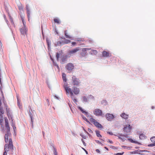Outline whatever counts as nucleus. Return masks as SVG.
Masks as SVG:
<instances>
[{
  "label": "nucleus",
  "instance_id": "nucleus-1",
  "mask_svg": "<svg viewBox=\"0 0 155 155\" xmlns=\"http://www.w3.org/2000/svg\"><path fill=\"white\" fill-rule=\"evenodd\" d=\"M64 87L67 93V94L68 95V94H70L71 97L73 100V101L74 102L76 101V100L75 99V97L73 93L76 95L79 94L80 92L79 89L76 87H74L73 88L72 91L71 89L69 87L68 85H65Z\"/></svg>",
  "mask_w": 155,
  "mask_h": 155
},
{
  "label": "nucleus",
  "instance_id": "nucleus-2",
  "mask_svg": "<svg viewBox=\"0 0 155 155\" xmlns=\"http://www.w3.org/2000/svg\"><path fill=\"white\" fill-rule=\"evenodd\" d=\"M13 144L12 140V139L9 138V144H6L4 146V150L6 151H8L9 149L13 150Z\"/></svg>",
  "mask_w": 155,
  "mask_h": 155
},
{
  "label": "nucleus",
  "instance_id": "nucleus-3",
  "mask_svg": "<svg viewBox=\"0 0 155 155\" xmlns=\"http://www.w3.org/2000/svg\"><path fill=\"white\" fill-rule=\"evenodd\" d=\"M2 103L1 99H0V123L1 125V126L3 127L2 123L3 121V116L2 114H3L4 113V111L3 108V107L2 106Z\"/></svg>",
  "mask_w": 155,
  "mask_h": 155
},
{
  "label": "nucleus",
  "instance_id": "nucleus-4",
  "mask_svg": "<svg viewBox=\"0 0 155 155\" xmlns=\"http://www.w3.org/2000/svg\"><path fill=\"white\" fill-rule=\"evenodd\" d=\"M90 120L91 123L93 124L97 128H103V126L102 125L100 124L98 122L93 118H90Z\"/></svg>",
  "mask_w": 155,
  "mask_h": 155
},
{
  "label": "nucleus",
  "instance_id": "nucleus-5",
  "mask_svg": "<svg viewBox=\"0 0 155 155\" xmlns=\"http://www.w3.org/2000/svg\"><path fill=\"white\" fill-rule=\"evenodd\" d=\"M72 84L74 85L79 86L80 82L78 78H76L75 76L72 77Z\"/></svg>",
  "mask_w": 155,
  "mask_h": 155
},
{
  "label": "nucleus",
  "instance_id": "nucleus-6",
  "mask_svg": "<svg viewBox=\"0 0 155 155\" xmlns=\"http://www.w3.org/2000/svg\"><path fill=\"white\" fill-rule=\"evenodd\" d=\"M94 114L97 116H102L103 114L101 110L99 109H95L94 111Z\"/></svg>",
  "mask_w": 155,
  "mask_h": 155
},
{
  "label": "nucleus",
  "instance_id": "nucleus-7",
  "mask_svg": "<svg viewBox=\"0 0 155 155\" xmlns=\"http://www.w3.org/2000/svg\"><path fill=\"white\" fill-rule=\"evenodd\" d=\"M132 128V127L130 125L127 124L125 125L124 128V131L126 133H128L130 132Z\"/></svg>",
  "mask_w": 155,
  "mask_h": 155
},
{
  "label": "nucleus",
  "instance_id": "nucleus-8",
  "mask_svg": "<svg viewBox=\"0 0 155 155\" xmlns=\"http://www.w3.org/2000/svg\"><path fill=\"white\" fill-rule=\"evenodd\" d=\"M80 50L79 48H76L71 50H69L68 51V54L69 55L73 54L76 53Z\"/></svg>",
  "mask_w": 155,
  "mask_h": 155
},
{
  "label": "nucleus",
  "instance_id": "nucleus-9",
  "mask_svg": "<svg viewBox=\"0 0 155 155\" xmlns=\"http://www.w3.org/2000/svg\"><path fill=\"white\" fill-rule=\"evenodd\" d=\"M5 127L7 129V132H10V127L9 125L7 117L5 118Z\"/></svg>",
  "mask_w": 155,
  "mask_h": 155
},
{
  "label": "nucleus",
  "instance_id": "nucleus-10",
  "mask_svg": "<svg viewBox=\"0 0 155 155\" xmlns=\"http://www.w3.org/2000/svg\"><path fill=\"white\" fill-rule=\"evenodd\" d=\"M106 119L108 121H111L114 118V116L112 114L107 113L105 115Z\"/></svg>",
  "mask_w": 155,
  "mask_h": 155
},
{
  "label": "nucleus",
  "instance_id": "nucleus-11",
  "mask_svg": "<svg viewBox=\"0 0 155 155\" xmlns=\"http://www.w3.org/2000/svg\"><path fill=\"white\" fill-rule=\"evenodd\" d=\"M66 68L68 71H71L74 69V66L72 63H69L67 65Z\"/></svg>",
  "mask_w": 155,
  "mask_h": 155
},
{
  "label": "nucleus",
  "instance_id": "nucleus-12",
  "mask_svg": "<svg viewBox=\"0 0 155 155\" xmlns=\"http://www.w3.org/2000/svg\"><path fill=\"white\" fill-rule=\"evenodd\" d=\"M102 55L103 57H109L111 56V54L109 51H104L102 52Z\"/></svg>",
  "mask_w": 155,
  "mask_h": 155
},
{
  "label": "nucleus",
  "instance_id": "nucleus-13",
  "mask_svg": "<svg viewBox=\"0 0 155 155\" xmlns=\"http://www.w3.org/2000/svg\"><path fill=\"white\" fill-rule=\"evenodd\" d=\"M20 31L21 34L23 35L25 34L27 31L26 25H24L23 27L21 28L20 29Z\"/></svg>",
  "mask_w": 155,
  "mask_h": 155
},
{
  "label": "nucleus",
  "instance_id": "nucleus-14",
  "mask_svg": "<svg viewBox=\"0 0 155 155\" xmlns=\"http://www.w3.org/2000/svg\"><path fill=\"white\" fill-rule=\"evenodd\" d=\"M89 49L87 48H83L82 49V52L81 53V55L82 57H84L87 54V50H89Z\"/></svg>",
  "mask_w": 155,
  "mask_h": 155
},
{
  "label": "nucleus",
  "instance_id": "nucleus-15",
  "mask_svg": "<svg viewBox=\"0 0 155 155\" xmlns=\"http://www.w3.org/2000/svg\"><path fill=\"white\" fill-rule=\"evenodd\" d=\"M11 135L10 132H7L5 135V143H7L8 141V137Z\"/></svg>",
  "mask_w": 155,
  "mask_h": 155
},
{
  "label": "nucleus",
  "instance_id": "nucleus-16",
  "mask_svg": "<svg viewBox=\"0 0 155 155\" xmlns=\"http://www.w3.org/2000/svg\"><path fill=\"white\" fill-rule=\"evenodd\" d=\"M120 116L123 118L127 119L128 118V115L123 113L120 115Z\"/></svg>",
  "mask_w": 155,
  "mask_h": 155
},
{
  "label": "nucleus",
  "instance_id": "nucleus-17",
  "mask_svg": "<svg viewBox=\"0 0 155 155\" xmlns=\"http://www.w3.org/2000/svg\"><path fill=\"white\" fill-rule=\"evenodd\" d=\"M78 108L81 110V111L84 114L86 115L87 116V115L89 116V115L88 114V113L87 112L84 110L81 107H78Z\"/></svg>",
  "mask_w": 155,
  "mask_h": 155
},
{
  "label": "nucleus",
  "instance_id": "nucleus-18",
  "mask_svg": "<svg viewBox=\"0 0 155 155\" xmlns=\"http://www.w3.org/2000/svg\"><path fill=\"white\" fill-rule=\"evenodd\" d=\"M128 140H129L130 142L131 143H137V144H138L140 145H141V143H139V142H137V141H135V140H133L132 139H131V138L129 139H128Z\"/></svg>",
  "mask_w": 155,
  "mask_h": 155
},
{
  "label": "nucleus",
  "instance_id": "nucleus-19",
  "mask_svg": "<svg viewBox=\"0 0 155 155\" xmlns=\"http://www.w3.org/2000/svg\"><path fill=\"white\" fill-rule=\"evenodd\" d=\"M67 58V55H63L61 57V60L63 62H64L66 60Z\"/></svg>",
  "mask_w": 155,
  "mask_h": 155
},
{
  "label": "nucleus",
  "instance_id": "nucleus-20",
  "mask_svg": "<svg viewBox=\"0 0 155 155\" xmlns=\"http://www.w3.org/2000/svg\"><path fill=\"white\" fill-rule=\"evenodd\" d=\"M115 135L117 136L118 137L119 139L123 141H124L125 140V139L124 137H124V135H123L121 134Z\"/></svg>",
  "mask_w": 155,
  "mask_h": 155
},
{
  "label": "nucleus",
  "instance_id": "nucleus-21",
  "mask_svg": "<svg viewBox=\"0 0 155 155\" xmlns=\"http://www.w3.org/2000/svg\"><path fill=\"white\" fill-rule=\"evenodd\" d=\"M5 107H6V111L7 112V115H8V118H9V116H11L10 113H9V109L8 108V107L7 105H5Z\"/></svg>",
  "mask_w": 155,
  "mask_h": 155
},
{
  "label": "nucleus",
  "instance_id": "nucleus-22",
  "mask_svg": "<svg viewBox=\"0 0 155 155\" xmlns=\"http://www.w3.org/2000/svg\"><path fill=\"white\" fill-rule=\"evenodd\" d=\"M139 138L140 139L144 140L146 138V137L144 134H140L139 136Z\"/></svg>",
  "mask_w": 155,
  "mask_h": 155
},
{
  "label": "nucleus",
  "instance_id": "nucleus-23",
  "mask_svg": "<svg viewBox=\"0 0 155 155\" xmlns=\"http://www.w3.org/2000/svg\"><path fill=\"white\" fill-rule=\"evenodd\" d=\"M62 78L63 81L64 82H66L67 79L66 78V75L64 73L62 74Z\"/></svg>",
  "mask_w": 155,
  "mask_h": 155
},
{
  "label": "nucleus",
  "instance_id": "nucleus-24",
  "mask_svg": "<svg viewBox=\"0 0 155 155\" xmlns=\"http://www.w3.org/2000/svg\"><path fill=\"white\" fill-rule=\"evenodd\" d=\"M62 53V51H59V53H57L56 54V58L57 59L58 61V59L59 57V54H61Z\"/></svg>",
  "mask_w": 155,
  "mask_h": 155
},
{
  "label": "nucleus",
  "instance_id": "nucleus-25",
  "mask_svg": "<svg viewBox=\"0 0 155 155\" xmlns=\"http://www.w3.org/2000/svg\"><path fill=\"white\" fill-rule=\"evenodd\" d=\"M96 133L97 135V136L98 137H101V135L100 134V132L99 131H96Z\"/></svg>",
  "mask_w": 155,
  "mask_h": 155
},
{
  "label": "nucleus",
  "instance_id": "nucleus-26",
  "mask_svg": "<svg viewBox=\"0 0 155 155\" xmlns=\"http://www.w3.org/2000/svg\"><path fill=\"white\" fill-rule=\"evenodd\" d=\"M67 31V30L65 31H64V35L66 36V37L67 38L71 39V37H70L69 35H68L67 34V33L66 32Z\"/></svg>",
  "mask_w": 155,
  "mask_h": 155
},
{
  "label": "nucleus",
  "instance_id": "nucleus-27",
  "mask_svg": "<svg viewBox=\"0 0 155 155\" xmlns=\"http://www.w3.org/2000/svg\"><path fill=\"white\" fill-rule=\"evenodd\" d=\"M150 140L153 143H155V137H152L150 138Z\"/></svg>",
  "mask_w": 155,
  "mask_h": 155
},
{
  "label": "nucleus",
  "instance_id": "nucleus-28",
  "mask_svg": "<svg viewBox=\"0 0 155 155\" xmlns=\"http://www.w3.org/2000/svg\"><path fill=\"white\" fill-rule=\"evenodd\" d=\"M83 101L84 102H87V99L85 96H84L83 97Z\"/></svg>",
  "mask_w": 155,
  "mask_h": 155
},
{
  "label": "nucleus",
  "instance_id": "nucleus-29",
  "mask_svg": "<svg viewBox=\"0 0 155 155\" xmlns=\"http://www.w3.org/2000/svg\"><path fill=\"white\" fill-rule=\"evenodd\" d=\"M54 21L55 23H56L58 24H59L60 23V21L59 20V19L58 18H55L54 19Z\"/></svg>",
  "mask_w": 155,
  "mask_h": 155
},
{
  "label": "nucleus",
  "instance_id": "nucleus-30",
  "mask_svg": "<svg viewBox=\"0 0 155 155\" xmlns=\"http://www.w3.org/2000/svg\"><path fill=\"white\" fill-rule=\"evenodd\" d=\"M18 8L20 11H22L23 10V8L21 5H19L18 6Z\"/></svg>",
  "mask_w": 155,
  "mask_h": 155
},
{
  "label": "nucleus",
  "instance_id": "nucleus-31",
  "mask_svg": "<svg viewBox=\"0 0 155 155\" xmlns=\"http://www.w3.org/2000/svg\"><path fill=\"white\" fill-rule=\"evenodd\" d=\"M12 127H13L14 126H15V123L14 122L13 120H12Z\"/></svg>",
  "mask_w": 155,
  "mask_h": 155
},
{
  "label": "nucleus",
  "instance_id": "nucleus-32",
  "mask_svg": "<svg viewBox=\"0 0 155 155\" xmlns=\"http://www.w3.org/2000/svg\"><path fill=\"white\" fill-rule=\"evenodd\" d=\"M71 42V41L70 40H66L65 41V44H68L69 43Z\"/></svg>",
  "mask_w": 155,
  "mask_h": 155
},
{
  "label": "nucleus",
  "instance_id": "nucleus-33",
  "mask_svg": "<svg viewBox=\"0 0 155 155\" xmlns=\"http://www.w3.org/2000/svg\"><path fill=\"white\" fill-rule=\"evenodd\" d=\"M154 146H155V143H153L148 145V146L149 147H153Z\"/></svg>",
  "mask_w": 155,
  "mask_h": 155
},
{
  "label": "nucleus",
  "instance_id": "nucleus-34",
  "mask_svg": "<svg viewBox=\"0 0 155 155\" xmlns=\"http://www.w3.org/2000/svg\"><path fill=\"white\" fill-rule=\"evenodd\" d=\"M29 10L27 9V15H28V18H29V16H30V14H29Z\"/></svg>",
  "mask_w": 155,
  "mask_h": 155
},
{
  "label": "nucleus",
  "instance_id": "nucleus-35",
  "mask_svg": "<svg viewBox=\"0 0 155 155\" xmlns=\"http://www.w3.org/2000/svg\"><path fill=\"white\" fill-rule=\"evenodd\" d=\"M21 19H22V22L23 23V25L25 26V23L24 22V19L23 18H22Z\"/></svg>",
  "mask_w": 155,
  "mask_h": 155
},
{
  "label": "nucleus",
  "instance_id": "nucleus-36",
  "mask_svg": "<svg viewBox=\"0 0 155 155\" xmlns=\"http://www.w3.org/2000/svg\"><path fill=\"white\" fill-rule=\"evenodd\" d=\"M124 152L123 153H117L115 155H122L123 154Z\"/></svg>",
  "mask_w": 155,
  "mask_h": 155
},
{
  "label": "nucleus",
  "instance_id": "nucleus-37",
  "mask_svg": "<svg viewBox=\"0 0 155 155\" xmlns=\"http://www.w3.org/2000/svg\"><path fill=\"white\" fill-rule=\"evenodd\" d=\"M71 44H72V46H74L76 45V43L74 42H72L71 43Z\"/></svg>",
  "mask_w": 155,
  "mask_h": 155
},
{
  "label": "nucleus",
  "instance_id": "nucleus-38",
  "mask_svg": "<svg viewBox=\"0 0 155 155\" xmlns=\"http://www.w3.org/2000/svg\"><path fill=\"white\" fill-rule=\"evenodd\" d=\"M54 155H58L57 151L55 149L54 150Z\"/></svg>",
  "mask_w": 155,
  "mask_h": 155
},
{
  "label": "nucleus",
  "instance_id": "nucleus-39",
  "mask_svg": "<svg viewBox=\"0 0 155 155\" xmlns=\"http://www.w3.org/2000/svg\"><path fill=\"white\" fill-rule=\"evenodd\" d=\"M13 130H14V131L15 132V131H16V127L15 126H14L13 127Z\"/></svg>",
  "mask_w": 155,
  "mask_h": 155
},
{
  "label": "nucleus",
  "instance_id": "nucleus-40",
  "mask_svg": "<svg viewBox=\"0 0 155 155\" xmlns=\"http://www.w3.org/2000/svg\"><path fill=\"white\" fill-rule=\"evenodd\" d=\"M107 142H109V143H110L111 144H112L113 143V141H112L110 140H108V141H107Z\"/></svg>",
  "mask_w": 155,
  "mask_h": 155
},
{
  "label": "nucleus",
  "instance_id": "nucleus-41",
  "mask_svg": "<svg viewBox=\"0 0 155 155\" xmlns=\"http://www.w3.org/2000/svg\"><path fill=\"white\" fill-rule=\"evenodd\" d=\"M96 142L97 143H98L100 144H102V143L100 142L99 141H98V140H96Z\"/></svg>",
  "mask_w": 155,
  "mask_h": 155
},
{
  "label": "nucleus",
  "instance_id": "nucleus-42",
  "mask_svg": "<svg viewBox=\"0 0 155 155\" xmlns=\"http://www.w3.org/2000/svg\"><path fill=\"white\" fill-rule=\"evenodd\" d=\"M7 151H5L4 152L3 155H7Z\"/></svg>",
  "mask_w": 155,
  "mask_h": 155
},
{
  "label": "nucleus",
  "instance_id": "nucleus-43",
  "mask_svg": "<svg viewBox=\"0 0 155 155\" xmlns=\"http://www.w3.org/2000/svg\"><path fill=\"white\" fill-rule=\"evenodd\" d=\"M83 119L86 120L87 122H89V121L87 120V119L85 117H83Z\"/></svg>",
  "mask_w": 155,
  "mask_h": 155
},
{
  "label": "nucleus",
  "instance_id": "nucleus-44",
  "mask_svg": "<svg viewBox=\"0 0 155 155\" xmlns=\"http://www.w3.org/2000/svg\"><path fill=\"white\" fill-rule=\"evenodd\" d=\"M107 134H110V135H113V133L111 132H107Z\"/></svg>",
  "mask_w": 155,
  "mask_h": 155
},
{
  "label": "nucleus",
  "instance_id": "nucleus-45",
  "mask_svg": "<svg viewBox=\"0 0 155 155\" xmlns=\"http://www.w3.org/2000/svg\"><path fill=\"white\" fill-rule=\"evenodd\" d=\"M46 101L47 102V103L48 104V105H49V100H48V99H47L46 100Z\"/></svg>",
  "mask_w": 155,
  "mask_h": 155
},
{
  "label": "nucleus",
  "instance_id": "nucleus-46",
  "mask_svg": "<svg viewBox=\"0 0 155 155\" xmlns=\"http://www.w3.org/2000/svg\"><path fill=\"white\" fill-rule=\"evenodd\" d=\"M30 117L31 118V121L32 123V122H33V117H32V116L31 115H30Z\"/></svg>",
  "mask_w": 155,
  "mask_h": 155
},
{
  "label": "nucleus",
  "instance_id": "nucleus-47",
  "mask_svg": "<svg viewBox=\"0 0 155 155\" xmlns=\"http://www.w3.org/2000/svg\"><path fill=\"white\" fill-rule=\"evenodd\" d=\"M96 152H97V153H100V151L98 149L96 150Z\"/></svg>",
  "mask_w": 155,
  "mask_h": 155
},
{
  "label": "nucleus",
  "instance_id": "nucleus-48",
  "mask_svg": "<svg viewBox=\"0 0 155 155\" xmlns=\"http://www.w3.org/2000/svg\"><path fill=\"white\" fill-rule=\"evenodd\" d=\"M82 149L85 151L87 154V152L84 148H82Z\"/></svg>",
  "mask_w": 155,
  "mask_h": 155
},
{
  "label": "nucleus",
  "instance_id": "nucleus-49",
  "mask_svg": "<svg viewBox=\"0 0 155 155\" xmlns=\"http://www.w3.org/2000/svg\"><path fill=\"white\" fill-rule=\"evenodd\" d=\"M61 44V42L60 41H58L57 42V44L58 45H59V44Z\"/></svg>",
  "mask_w": 155,
  "mask_h": 155
},
{
  "label": "nucleus",
  "instance_id": "nucleus-50",
  "mask_svg": "<svg viewBox=\"0 0 155 155\" xmlns=\"http://www.w3.org/2000/svg\"><path fill=\"white\" fill-rule=\"evenodd\" d=\"M111 148L112 149H115V147H114V146H111Z\"/></svg>",
  "mask_w": 155,
  "mask_h": 155
},
{
  "label": "nucleus",
  "instance_id": "nucleus-51",
  "mask_svg": "<svg viewBox=\"0 0 155 155\" xmlns=\"http://www.w3.org/2000/svg\"><path fill=\"white\" fill-rule=\"evenodd\" d=\"M104 148L107 150V151H108L109 150H108V149L107 147H104Z\"/></svg>",
  "mask_w": 155,
  "mask_h": 155
},
{
  "label": "nucleus",
  "instance_id": "nucleus-52",
  "mask_svg": "<svg viewBox=\"0 0 155 155\" xmlns=\"http://www.w3.org/2000/svg\"><path fill=\"white\" fill-rule=\"evenodd\" d=\"M82 140H83V144L85 145V143L84 141H83V139H82Z\"/></svg>",
  "mask_w": 155,
  "mask_h": 155
},
{
  "label": "nucleus",
  "instance_id": "nucleus-53",
  "mask_svg": "<svg viewBox=\"0 0 155 155\" xmlns=\"http://www.w3.org/2000/svg\"><path fill=\"white\" fill-rule=\"evenodd\" d=\"M56 66H57V67L58 68H59V67H58V65H56Z\"/></svg>",
  "mask_w": 155,
  "mask_h": 155
},
{
  "label": "nucleus",
  "instance_id": "nucleus-54",
  "mask_svg": "<svg viewBox=\"0 0 155 155\" xmlns=\"http://www.w3.org/2000/svg\"><path fill=\"white\" fill-rule=\"evenodd\" d=\"M71 155H73V154H71Z\"/></svg>",
  "mask_w": 155,
  "mask_h": 155
},
{
  "label": "nucleus",
  "instance_id": "nucleus-55",
  "mask_svg": "<svg viewBox=\"0 0 155 155\" xmlns=\"http://www.w3.org/2000/svg\"><path fill=\"white\" fill-rule=\"evenodd\" d=\"M0 89H1V87H0Z\"/></svg>",
  "mask_w": 155,
  "mask_h": 155
}]
</instances>
